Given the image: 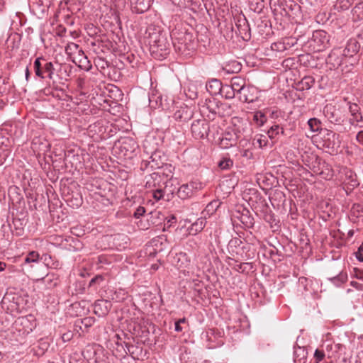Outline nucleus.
Here are the masks:
<instances>
[{
    "label": "nucleus",
    "instance_id": "12",
    "mask_svg": "<svg viewBox=\"0 0 363 363\" xmlns=\"http://www.w3.org/2000/svg\"><path fill=\"white\" fill-rule=\"evenodd\" d=\"M238 134L233 130H226L220 139L219 145L223 149H228L236 145Z\"/></svg>",
    "mask_w": 363,
    "mask_h": 363
},
{
    "label": "nucleus",
    "instance_id": "15",
    "mask_svg": "<svg viewBox=\"0 0 363 363\" xmlns=\"http://www.w3.org/2000/svg\"><path fill=\"white\" fill-rule=\"evenodd\" d=\"M323 114L325 117L332 123L339 124L341 121L338 110L335 106L328 104L323 108Z\"/></svg>",
    "mask_w": 363,
    "mask_h": 363
},
{
    "label": "nucleus",
    "instance_id": "4",
    "mask_svg": "<svg viewBox=\"0 0 363 363\" xmlns=\"http://www.w3.org/2000/svg\"><path fill=\"white\" fill-rule=\"evenodd\" d=\"M33 68L37 77L44 79L45 74H47V77L50 79H52L55 71L54 65L52 62H48L44 57H37L34 61Z\"/></svg>",
    "mask_w": 363,
    "mask_h": 363
},
{
    "label": "nucleus",
    "instance_id": "59",
    "mask_svg": "<svg viewBox=\"0 0 363 363\" xmlns=\"http://www.w3.org/2000/svg\"><path fill=\"white\" fill-rule=\"evenodd\" d=\"M357 141L363 145V130L359 131L356 135Z\"/></svg>",
    "mask_w": 363,
    "mask_h": 363
},
{
    "label": "nucleus",
    "instance_id": "26",
    "mask_svg": "<svg viewBox=\"0 0 363 363\" xmlns=\"http://www.w3.org/2000/svg\"><path fill=\"white\" fill-rule=\"evenodd\" d=\"M323 146L328 149H334L335 146H337L335 140L337 139L338 135L332 130H327L326 134L324 136Z\"/></svg>",
    "mask_w": 363,
    "mask_h": 363
},
{
    "label": "nucleus",
    "instance_id": "32",
    "mask_svg": "<svg viewBox=\"0 0 363 363\" xmlns=\"http://www.w3.org/2000/svg\"><path fill=\"white\" fill-rule=\"evenodd\" d=\"M314 83L315 79L313 77L306 76L298 83V89L301 90H308L313 86Z\"/></svg>",
    "mask_w": 363,
    "mask_h": 363
},
{
    "label": "nucleus",
    "instance_id": "49",
    "mask_svg": "<svg viewBox=\"0 0 363 363\" xmlns=\"http://www.w3.org/2000/svg\"><path fill=\"white\" fill-rule=\"evenodd\" d=\"M326 38V33H325V32H324L323 30H316L313 34V39L314 41L317 40L318 39H319L320 40L322 38Z\"/></svg>",
    "mask_w": 363,
    "mask_h": 363
},
{
    "label": "nucleus",
    "instance_id": "6",
    "mask_svg": "<svg viewBox=\"0 0 363 363\" xmlns=\"http://www.w3.org/2000/svg\"><path fill=\"white\" fill-rule=\"evenodd\" d=\"M36 319L31 314L18 318L13 324L15 329L22 335H28L36 328Z\"/></svg>",
    "mask_w": 363,
    "mask_h": 363
},
{
    "label": "nucleus",
    "instance_id": "46",
    "mask_svg": "<svg viewBox=\"0 0 363 363\" xmlns=\"http://www.w3.org/2000/svg\"><path fill=\"white\" fill-rule=\"evenodd\" d=\"M325 356L326 354L325 353L322 348L316 349L314 352V358L317 363L321 362L325 358Z\"/></svg>",
    "mask_w": 363,
    "mask_h": 363
},
{
    "label": "nucleus",
    "instance_id": "14",
    "mask_svg": "<svg viewBox=\"0 0 363 363\" xmlns=\"http://www.w3.org/2000/svg\"><path fill=\"white\" fill-rule=\"evenodd\" d=\"M295 44H296V40L295 38H285L273 43L271 45V48L274 51L284 52L294 46Z\"/></svg>",
    "mask_w": 363,
    "mask_h": 363
},
{
    "label": "nucleus",
    "instance_id": "61",
    "mask_svg": "<svg viewBox=\"0 0 363 363\" xmlns=\"http://www.w3.org/2000/svg\"><path fill=\"white\" fill-rule=\"evenodd\" d=\"M233 66L234 69L232 70L233 72H238L241 69V65L238 62H233Z\"/></svg>",
    "mask_w": 363,
    "mask_h": 363
},
{
    "label": "nucleus",
    "instance_id": "28",
    "mask_svg": "<svg viewBox=\"0 0 363 363\" xmlns=\"http://www.w3.org/2000/svg\"><path fill=\"white\" fill-rule=\"evenodd\" d=\"M230 86L234 89V91H237V94L239 95L242 89L245 88V81L244 79L240 77H234L232 78L230 81Z\"/></svg>",
    "mask_w": 363,
    "mask_h": 363
},
{
    "label": "nucleus",
    "instance_id": "24",
    "mask_svg": "<svg viewBox=\"0 0 363 363\" xmlns=\"http://www.w3.org/2000/svg\"><path fill=\"white\" fill-rule=\"evenodd\" d=\"M359 44L356 40L350 39L347 42L346 47L343 50L342 55L346 57H352L354 55L359 52Z\"/></svg>",
    "mask_w": 363,
    "mask_h": 363
},
{
    "label": "nucleus",
    "instance_id": "21",
    "mask_svg": "<svg viewBox=\"0 0 363 363\" xmlns=\"http://www.w3.org/2000/svg\"><path fill=\"white\" fill-rule=\"evenodd\" d=\"M343 57L340 50H333L328 56L326 62L333 67H337L342 65Z\"/></svg>",
    "mask_w": 363,
    "mask_h": 363
},
{
    "label": "nucleus",
    "instance_id": "23",
    "mask_svg": "<svg viewBox=\"0 0 363 363\" xmlns=\"http://www.w3.org/2000/svg\"><path fill=\"white\" fill-rule=\"evenodd\" d=\"M206 225V218L203 217L199 218L191 226L187 229L189 235H196L204 228Z\"/></svg>",
    "mask_w": 363,
    "mask_h": 363
},
{
    "label": "nucleus",
    "instance_id": "45",
    "mask_svg": "<svg viewBox=\"0 0 363 363\" xmlns=\"http://www.w3.org/2000/svg\"><path fill=\"white\" fill-rule=\"evenodd\" d=\"M353 14H357L359 18H363V1L357 4L352 9Z\"/></svg>",
    "mask_w": 363,
    "mask_h": 363
},
{
    "label": "nucleus",
    "instance_id": "35",
    "mask_svg": "<svg viewBox=\"0 0 363 363\" xmlns=\"http://www.w3.org/2000/svg\"><path fill=\"white\" fill-rule=\"evenodd\" d=\"M306 359V352L302 347H298L294 351V362L305 363Z\"/></svg>",
    "mask_w": 363,
    "mask_h": 363
},
{
    "label": "nucleus",
    "instance_id": "64",
    "mask_svg": "<svg viewBox=\"0 0 363 363\" xmlns=\"http://www.w3.org/2000/svg\"><path fill=\"white\" fill-rule=\"evenodd\" d=\"M92 320L91 318H86L85 319H84V320H82V323L86 325V326H90L92 323Z\"/></svg>",
    "mask_w": 363,
    "mask_h": 363
},
{
    "label": "nucleus",
    "instance_id": "34",
    "mask_svg": "<svg viewBox=\"0 0 363 363\" xmlns=\"http://www.w3.org/2000/svg\"><path fill=\"white\" fill-rule=\"evenodd\" d=\"M151 191H152V196L156 201H160L162 199L165 193L174 194V190L168 189V188L151 189Z\"/></svg>",
    "mask_w": 363,
    "mask_h": 363
},
{
    "label": "nucleus",
    "instance_id": "7",
    "mask_svg": "<svg viewBox=\"0 0 363 363\" xmlns=\"http://www.w3.org/2000/svg\"><path fill=\"white\" fill-rule=\"evenodd\" d=\"M191 131L195 139H204L210 131L209 123L205 119L195 120L191 123Z\"/></svg>",
    "mask_w": 363,
    "mask_h": 363
},
{
    "label": "nucleus",
    "instance_id": "58",
    "mask_svg": "<svg viewBox=\"0 0 363 363\" xmlns=\"http://www.w3.org/2000/svg\"><path fill=\"white\" fill-rule=\"evenodd\" d=\"M252 218L247 216L242 215V223H245L246 225H252Z\"/></svg>",
    "mask_w": 363,
    "mask_h": 363
},
{
    "label": "nucleus",
    "instance_id": "8",
    "mask_svg": "<svg viewBox=\"0 0 363 363\" xmlns=\"http://www.w3.org/2000/svg\"><path fill=\"white\" fill-rule=\"evenodd\" d=\"M13 125L9 123H4L0 128V148L7 150H11L13 140L11 137V131Z\"/></svg>",
    "mask_w": 363,
    "mask_h": 363
},
{
    "label": "nucleus",
    "instance_id": "18",
    "mask_svg": "<svg viewBox=\"0 0 363 363\" xmlns=\"http://www.w3.org/2000/svg\"><path fill=\"white\" fill-rule=\"evenodd\" d=\"M152 0H129L132 11L143 13L147 11L151 6Z\"/></svg>",
    "mask_w": 363,
    "mask_h": 363
},
{
    "label": "nucleus",
    "instance_id": "52",
    "mask_svg": "<svg viewBox=\"0 0 363 363\" xmlns=\"http://www.w3.org/2000/svg\"><path fill=\"white\" fill-rule=\"evenodd\" d=\"M356 258L363 262V242L359 246L358 251L356 252Z\"/></svg>",
    "mask_w": 363,
    "mask_h": 363
},
{
    "label": "nucleus",
    "instance_id": "29",
    "mask_svg": "<svg viewBox=\"0 0 363 363\" xmlns=\"http://www.w3.org/2000/svg\"><path fill=\"white\" fill-rule=\"evenodd\" d=\"M339 345H334L331 342H324L321 348L325 352L328 358H331L333 356L334 352H337Z\"/></svg>",
    "mask_w": 363,
    "mask_h": 363
},
{
    "label": "nucleus",
    "instance_id": "48",
    "mask_svg": "<svg viewBox=\"0 0 363 363\" xmlns=\"http://www.w3.org/2000/svg\"><path fill=\"white\" fill-rule=\"evenodd\" d=\"M337 4L342 10L348 9L352 4L350 0H337Z\"/></svg>",
    "mask_w": 363,
    "mask_h": 363
},
{
    "label": "nucleus",
    "instance_id": "31",
    "mask_svg": "<svg viewBox=\"0 0 363 363\" xmlns=\"http://www.w3.org/2000/svg\"><path fill=\"white\" fill-rule=\"evenodd\" d=\"M267 121V117L262 111H257L253 113V121L257 127L263 126Z\"/></svg>",
    "mask_w": 363,
    "mask_h": 363
},
{
    "label": "nucleus",
    "instance_id": "22",
    "mask_svg": "<svg viewBox=\"0 0 363 363\" xmlns=\"http://www.w3.org/2000/svg\"><path fill=\"white\" fill-rule=\"evenodd\" d=\"M222 83L220 80L212 79L206 85L207 91L212 96L218 95L222 91Z\"/></svg>",
    "mask_w": 363,
    "mask_h": 363
},
{
    "label": "nucleus",
    "instance_id": "13",
    "mask_svg": "<svg viewBox=\"0 0 363 363\" xmlns=\"http://www.w3.org/2000/svg\"><path fill=\"white\" fill-rule=\"evenodd\" d=\"M118 144L119 149L124 156L129 157L138 147L137 143L132 138H125L119 141Z\"/></svg>",
    "mask_w": 363,
    "mask_h": 363
},
{
    "label": "nucleus",
    "instance_id": "51",
    "mask_svg": "<svg viewBox=\"0 0 363 363\" xmlns=\"http://www.w3.org/2000/svg\"><path fill=\"white\" fill-rule=\"evenodd\" d=\"M145 213V208L143 206H139L137 208L136 211L134 213V217L135 218H140Z\"/></svg>",
    "mask_w": 363,
    "mask_h": 363
},
{
    "label": "nucleus",
    "instance_id": "63",
    "mask_svg": "<svg viewBox=\"0 0 363 363\" xmlns=\"http://www.w3.org/2000/svg\"><path fill=\"white\" fill-rule=\"evenodd\" d=\"M242 156L247 158H251L252 157V153L248 150H244L242 151Z\"/></svg>",
    "mask_w": 363,
    "mask_h": 363
},
{
    "label": "nucleus",
    "instance_id": "11",
    "mask_svg": "<svg viewBox=\"0 0 363 363\" xmlns=\"http://www.w3.org/2000/svg\"><path fill=\"white\" fill-rule=\"evenodd\" d=\"M51 145L44 137H35L31 143V148L38 154H45L50 151Z\"/></svg>",
    "mask_w": 363,
    "mask_h": 363
},
{
    "label": "nucleus",
    "instance_id": "56",
    "mask_svg": "<svg viewBox=\"0 0 363 363\" xmlns=\"http://www.w3.org/2000/svg\"><path fill=\"white\" fill-rule=\"evenodd\" d=\"M73 334L72 332L69 331L67 333H65L62 335V339L63 342H68L72 338Z\"/></svg>",
    "mask_w": 363,
    "mask_h": 363
},
{
    "label": "nucleus",
    "instance_id": "57",
    "mask_svg": "<svg viewBox=\"0 0 363 363\" xmlns=\"http://www.w3.org/2000/svg\"><path fill=\"white\" fill-rule=\"evenodd\" d=\"M103 280V277L101 276H96L92 278L89 281V286H93L95 283H98Z\"/></svg>",
    "mask_w": 363,
    "mask_h": 363
},
{
    "label": "nucleus",
    "instance_id": "43",
    "mask_svg": "<svg viewBox=\"0 0 363 363\" xmlns=\"http://www.w3.org/2000/svg\"><path fill=\"white\" fill-rule=\"evenodd\" d=\"M39 254L35 251L30 252L25 258V263H37L39 260Z\"/></svg>",
    "mask_w": 363,
    "mask_h": 363
},
{
    "label": "nucleus",
    "instance_id": "41",
    "mask_svg": "<svg viewBox=\"0 0 363 363\" xmlns=\"http://www.w3.org/2000/svg\"><path fill=\"white\" fill-rule=\"evenodd\" d=\"M280 125L279 124H274L267 130V133L270 139H275L279 135Z\"/></svg>",
    "mask_w": 363,
    "mask_h": 363
},
{
    "label": "nucleus",
    "instance_id": "50",
    "mask_svg": "<svg viewBox=\"0 0 363 363\" xmlns=\"http://www.w3.org/2000/svg\"><path fill=\"white\" fill-rule=\"evenodd\" d=\"M354 277L357 279L363 281V269L359 268H354Z\"/></svg>",
    "mask_w": 363,
    "mask_h": 363
},
{
    "label": "nucleus",
    "instance_id": "36",
    "mask_svg": "<svg viewBox=\"0 0 363 363\" xmlns=\"http://www.w3.org/2000/svg\"><path fill=\"white\" fill-rule=\"evenodd\" d=\"M269 116L271 119L280 122L281 119H284V113L278 108L268 109Z\"/></svg>",
    "mask_w": 363,
    "mask_h": 363
},
{
    "label": "nucleus",
    "instance_id": "3",
    "mask_svg": "<svg viewBox=\"0 0 363 363\" xmlns=\"http://www.w3.org/2000/svg\"><path fill=\"white\" fill-rule=\"evenodd\" d=\"M202 108V111L206 113V116L209 119L213 120L216 116L223 117L226 114V110L229 109L230 106L215 98H209L205 100Z\"/></svg>",
    "mask_w": 363,
    "mask_h": 363
},
{
    "label": "nucleus",
    "instance_id": "38",
    "mask_svg": "<svg viewBox=\"0 0 363 363\" xmlns=\"http://www.w3.org/2000/svg\"><path fill=\"white\" fill-rule=\"evenodd\" d=\"M250 4L251 9L257 13H260L264 6L263 0H250Z\"/></svg>",
    "mask_w": 363,
    "mask_h": 363
},
{
    "label": "nucleus",
    "instance_id": "27",
    "mask_svg": "<svg viewBox=\"0 0 363 363\" xmlns=\"http://www.w3.org/2000/svg\"><path fill=\"white\" fill-rule=\"evenodd\" d=\"M344 174L345 176V182L349 185L351 189H353L359 185L357 176L353 171L349 169H345Z\"/></svg>",
    "mask_w": 363,
    "mask_h": 363
},
{
    "label": "nucleus",
    "instance_id": "39",
    "mask_svg": "<svg viewBox=\"0 0 363 363\" xmlns=\"http://www.w3.org/2000/svg\"><path fill=\"white\" fill-rule=\"evenodd\" d=\"M308 125L311 131L318 132L320 129L321 122L316 118H312L308 121Z\"/></svg>",
    "mask_w": 363,
    "mask_h": 363
},
{
    "label": "nucleus",
    "instance_id": "54",
    "mask_svg": "<svg viewBox=\"0 0 363 363\" xmlns=\"http://www.w3.org/2000/svg\"><path fill=\"white\" fill-rule=\"evenodd\" d=\"M242 243V242L240 239L235 238L230 240V241L229 242V246L230 247H238V246H240Z\"/></svg>",
    "mask_w": 363,
    "mask_h": 363
},
{
    "label": "nucleus",
    "instance_id": "9",
    "mask_svg": "<svg viewBox=\"0 0 363 363\" xmlns=\"http://www.w3.org/2000/svg\"><path fill=\"white\" fill-rule=\"evenodd\" d=\"M348 109L350 113V118H349L350 125L354 127L362 128L363 125H360V123L363 122V116L359 105L354 103H349Z\"/></svg>",
    "mask_w": 363,
    "mask_h": 363
},
{
    "label": "nucleus",
    "instance_id": "47",
    "mask_svg": "<svg viewBox=\"0 0 363 363\" xmlns=\"http://www.w3.org/2000/svg\"><path fill=\"white\" fill-rule=\"evenodd\" d=\"M10 154L11 150H7L6 148H4V150L0 148V166L4 163Z\"/></svg>",
    "mask_w": 363,
    "mask_h": 363
},
{
    "label": "nucleus",
    "instance_id": "60",
    "mask_svg": "<svg viewBox=\"0 0 363 363\" xmlns=\"http://www.w3.org/2000/svg\"><path fill=\"white\" fill-rule=\"evenodd\" d=\"M186 245L191 248H196L198 247L197 242L194 239H190L186 242Z\"/></svg>",
    "mask_w": 363,
    "mask_h": 363
},
{
    "label": "nucleus",
    "instance_id": "44",
    "mask_svg": "<svg viewBox=\"0 0 363 363\" xmlns=\"http://www.w3.org/2000/svg\"><path fill=\"white\" fill-rule=\"evenodd\" d=\"M255 141L259 148H263L264 147L267 146L268 143L267 137L263 135H257L255 138Z\"/></svg>",
    "mask_w": 363,
    "mask_h": 363
},
{
    "label": "nucleus",
    "instance_id": "37",
    "mask_svg": "<svg viewBox=\"0 0 363 363\" xmlns=\"http://www.w3.org/2000/svg\"><path fill=\"white\" fill-rule=\"evenodd\" d=\"M220 94L223 95L225 99H231L235 96L237 91H234L230 85L226 84L223 86Z\"/></svg>",
    "mask_w": 363,
    "mask_h": 363
},
{
    "label": "nucleus",
    "instance_id": "40",
    "mask_svg": "<svg viewBox=\"0 0 363 363\" xmlns=\"http://www.w3.org/2000/svg\"><path fill=\"white\" fill-rule=\"evenodd\" d=\"M218 167L223 170L230 169L233 165V161L229 157H224L218 164Z\"/></svg>",
    "mask_w": 363,
    "mask_h": 363
},
{
    "label": "nucleus",
    "instance_id": "25",
    "mask_svg": "<svg viewBox=\"0 0 363 363\" xmlns=\"http://www.w3.org/2000/svg\"><path fill=\"white\" fill-rule=\"evenodd\" d=\"M174 262L178 268H186L190 264V258L186 252L177 253L174 258Z\"/></svg>",
    "mask_w": 363,
    "mask_h": 363
},
{
    "label": "nucleus",
    "instance_id": "2",
    "mask_svg": "<svg viewBox=\"0 0 363 363\" xmlns=\"http://www.w3.org/2000/svg\"><path fill=\"white\" fill-rule=\"evenodd\" d=\"M172 173L166 171L153 172L145 177V186L149 189L168 188L172 184Z\"/></svg>",
    "mask_w": 363,
    "mask_h": 363
},
{
    "label": "nucleus",
    "instance_id": "16",
    "mask_svg": "<svg viewBox=\"0 0 363 363\" xmlns=\"http://www.w3.org/2000/svg\"><path fill=\"white\" fill-rule=\"evenodd\" d=\"M112 304L106 300H98L94 303V311L99 317L106 315L111 308Z\"/></svg>",
    "mask_w": 363,
    "mask_h": 363
},
{
    "label": "nucleus",
    "instance_id": "30",
    "mask_svg": "<svg viewBox=\"0 0 363 363\" xmlns=\"http://www.w3.org/2000/svg\"><path fill=\"white\" fill-rule=\"evenodd\" d=\"M65 50L66 54L73 59V56L79 54L82 50L79 48V45L71 42L67 44Z\"/></svg>",
    "mask_w": 363,
    "mask_h": 363
},
{
    "label": "nucleus",
    "instance_id": "62",
    "mask_svg": "<svg viewBox=\"0 0 363 363\" xmlns=\"http://www.w3.org/2000/svg\"><path fill=\"white\" fill-rule=\"evenodd\" d=\"M41 259H43V262H45L47 265H49L50 264L49 260L52 259V257L48 254H44L41 257Z\"/></svg>",
    "mask_w": 363,
    "mask_h": 363
},
{
    "label": "nucleus",
    "instance_id": "42",
    "mask_svg": "<svg viewBox=\"0 0 363 363\" xmlns=\"http://www.w3.org/2000/svg\"><path fill=\"white\" fill-rule=\"evenodd\" d=\"M172 4L180 9L189 7L192 4V0H169Z\"/></svg>",
    "mask_w": 363,
    "mask_h": 363
},
{
    "label": "nucleus",
    "instance_id": "17",
    "mask_svg": "<svg viewBox=\"0 0 363 363\" xmlns=\"http://www.w3.org/2000/svg\"><path fill=\"white\" fill-rule=\"evenodd\" d=\"M235 25L238 32L242 39L247 40L250 38V28L245 16L239 18Z\"/></svg>",
    "mask_w": 363,
    "mask_h": 363
},
{
    "label": "nucleus",
    "instance_id": "1",
    "mask_svg": "<svg viewBox=\"0 0 363 363\" xmlns=\"http://www.w3.org/2000/svg\"><path fill=\"white\" fill-rule=\"evenodd\" d=\"M150 50L152 55L157 59L166 58L169 53L171 43L166 33L155 32L150 35Z\"/></svg>",
    "mask_w": 363,
    "mask_h": 363
},
{
    "label": "nucleus",
    "instance_id": "53",
    "mask_svg": "<svg viewBox=\"0 0 363 363\" xmlns=\"http://www.w3.org/2000/svg\"><path fill=\"white\" fill-rule=\"evenodd\" d=\"M353 213H359V216H363V206L360 204H354L352 208Z\"/></svg>",
    "mask_w": 363,
    "mask_h": 363
},
{
    "label": "nucleus",
    "instance_id": "20",
    "mask_svg": "<svg viewBox=\"0 0 363 363\" xmlns=\"http://www.w3.org/2000/svg\"><path fill=\"white\" fill-rule=\"evenodd\" d=\"M196 184L195 182H190L187 184H182L177 190V195L182 199H186L194 193V189H196Z\"/></svg>",
    "mask_w": 363,
    "mask_h": 363
},
{
    "label": "nucleus",
    "instance_id": "33",
    "mask_svg": "<svg viewBox=\"0 0 363 363\" xmlns=\"http://www.w3.org/2000/svg\"><path fill=\"white\" fill-rule=\"evenodd\" d=\"M94 356L92 357V362L90 363H110L108 362V357L105 356L102 351H93Z\"/></svg>",
    "mask_w": 363,
    "mask_h": 363
},
{
    "label": "nucleus",
    "instance_id": "19",
    "mask_svg": "<svg viewBox=\"0 0 363 363\" xmlns=\"http://www.w3.org/2000/svg\"><path fill=\"white\" fill-rule=\"evenodd\" d=\"M72 62L82 69L88 71L91 68V64L83 50L73 56Z\"/></svg>",
    "mask_w": 363,
    "mask_h": 363
},
{
    "label": "nucleus",
    "instance_id": "55",
    "mask_svg": "<svg viewBox=\"0 0 363 363\" xmlns=\"http://www.w3.org/2000/svg\"><path fill=\"white\" fill-rule=\"evenodd\" d=\"M138 226L141 230H146L149 228L150 224L148 222H144L143 220H140L137 223Z\"/></svg>",
    "mask_w": 363,
    "mask_h": 363
},
{
    "label": "nucleus",
    "instance_id": "5",
    "mask_svg": "<svg viewBox=\"0 0 363 363\" xmlns=\"http://www.w3.org/2000/svg\"><path fill=\"white\" fill-rule=\"evenodd\" d=\"M151 169H162V171L172 173V165L164 164L161 158V152L155 151L153 152L148 160H143L141 163V169L144 170L148 167Z\"/></svg>",
    "mask_w": 363,
    "mask_h": 363
},
{
    "label": "nucleus",
    "instance_id": "10",
    "mask_svg": "<svg viewBox=\"0 0 363 363\" xmlns=\"http://www.w3.org/2000/svg\"><path fill=\"white\" fill-rule=\"evenodd\" d=\"M259 91L255 86H245L239 94V99L242 102L253 103L259 99Z\"/></svg>",
    "mask_w": 363,
    "mask_h": 363
}]
</instances>
